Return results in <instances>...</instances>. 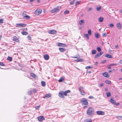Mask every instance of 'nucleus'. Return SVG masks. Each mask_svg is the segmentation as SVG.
Listing matches in <instances>:
<instances>
[{"mask_svg": "<svg viewBox=\"0 0 122 122\" xmlns=\"http://www.w3.org/2000/svg\"><path fill=\"white\" fill-rule=\"evenodd\" d=\"M27 38L29 40H31V37L29 36H28L27 37Z\"/></svg>", "mask_w": 122, "mask_h": 122, "instance_id": "5fc2aeb1", "label": "nucleus"}, {"mask_svg": "<svg viewBox=\"0 0 122 122\" xmlns=\"http://www.w3.org/2000/svg\"><path fill=\"white\" fill-rule=\"evenodd\" d=\"M95 37L96 38H98L100 36L99 35V34L97 33H95Z\"/></svg>", "mask_w": 122, "mask_h": 122, "instance_id": "5701e85b", "label": "nucleus"}, {"mask_svg": "<svg viewBox=\"0 0 122 122\" xmlns=\"http://www.w3.org/2000/svg\"><path fill=\"white\" fill-rule=\"evenodd\" d=\"M81 1H77L75 3V5L76 6L78 4H79L81 3Z\"/></svg>", "mask_w": 122, "mask_h": 122, "instance_id": "473e14b6", "label": "nucleus"}, {"mask_svg": "<svg viewBox=\"0 0 122 122\" xmlns=\"http://www.w3.org/2000/svg\"><path fill=\"white\" fill-rule=\"evenodd\" d=\"M107 97H110L111 96V93L110 92H108L107 93Z\"/></svg>", "mask_w": 122, "mask_h": 122, "instance_id": "e433bc0d", "label": "nucleus"}, {"mask_svg": "<svg viewBox=\"0 0 122 122\" xmlns=\"http://www.w3.org/2000/svg\"><path fill=\"white\" fill-rule=\"evenodd\" d=\"M105 56L109 58H112V56L111 55L108 54L105 55Z\"/></svg>", "mask_w": 122, "mask_h": 122, "instance_id": "a211bd4d", "label": "nucleus"}, {"mask_svg": "<svg viewBox=\"0 0 122 122\" xmlns=\"http://www.w3.org/2000/svg\"><path fill=\"white\" fill-rule=\"evenodd\" d=\"M37 119L40 121H41L45 120V119L43 116H39L38 117Z\"/></svg>", "mask_w": 122, "mask_h": 122, "instance_id": "1a4fd4ad", "label": "nucleus"}, {"mask_svg": "<svg viewBox=\"0 0 122 122\" xmlns=\"http://www.w3.org/2000/svg\"><path fill=\"white\" fill-rule=\"evenodd\" d=\"M3 19H0V23H3Z\"/></svg>", "mask_w": 122, "mask_h": 122, "instance_id": "603ef678", "label": "nucleus"}, {"mask_svg": "<svg viewBox=\"0 0 122 122\" xmlns=\"http://www.w3.org/2000/svg\"><path fill=\"white\" fill-rule=\"evenodd\" d=\"M117 26L118 29H121V28L122 25L120 23H118L117 25Z\"/></svg>", "mask_w": 122, "mask_h": 122, "instance_id": "dca6fc26", "label": "nucleus"}, {"mask_svg": "<svg viewBox=\"0 0 122 122\" xmlns=\"http://www.w3.org/2000/svg\"><path fill=\"white\" fill-rule=\"evenodd\" d=\"M44 57L46 60H48L49 58V56L47 55H45L44 56Z\"/></svg>", "mask_w": 122, "mask_h": 122, "instance_id": "2eb2a0df", "label": "nucleus"}, {"mask_svg": "<svg viewBox=\"0 0 122 122\" xmlns=\"http://www.w3.org/2000/svg\"><path fill=\"white\" fill-rule=\"evenodd\" d=\"M48 32L50 34H54L56 33V30H48Z\"/></svg>", "mask_w": 122, "mask_h": 122, "instance_id": "9d476101", "label": "nucleus"}, {"mask_svg": "<svg viewBox=\"0 0 122 122\" xmlns=\"http://www.w3.org/2000/svg\"><path fill=\"white\" fill-rule=\"evenodd\" d=\"M63 92L61 91L59 92L58 96L59 97L61 98H64V97L63 95Z\"/></svg>", "mask_w": 122, "mask_h": 122, "instance_id": "0eeeda50", "label": "nucleus"}, {"mask_svg": "<svg viewBox=\"0 0 122 122\" xmlns=\"http://www.w3.org/2000/svg\"><path fill=\"white\" fill-rule=\"evenodd\" d=\"M120 12H121V13H122V9L121 10H120Z\"/></svg>", "mask_w": 122, "mask_h": 122, "instance_id": "774afa93", "label": "nucleus"}, {"mask_svg": "<svg viewBox=\"0 0 122 122\" xmlns=\"http://www.w3.org/2000/svg\"><path fill=\"white\" fill-rule=\"evenodd\" d=\"M94 110L93 108L89 107L88 108L87 111L86 113L88 115L91 116L94 114Z\"/></svg>", "mask_w": 122, "mask_h": 122, "instance_id": "f257e3e1", "label": "nucleus"}, {"mask_svg": "<svg viewBox=\"0 0 122 122\" xmlns=\"http://www.w3.org/2000/svg\"><path fill=\"white\" fill-rule=\"evenodd\" d=\"M88 34L90 35H91L92 34V33L91 32V31L90 30H89L88 31Z\"/></svg>", "mask_w": 122, "mask_h": 122, "instance_id": "a18cd8bd", "label": "nucleus"}, {"mask_svg": "<svg viewBox=\"0 0 122 122\" xmlns=\"http://www.w3.org/2000/svg\"><path fill=\"white\" fill-rule=\"evenodd\" d=\"M7 59L9 61H11L12 59V58L8 56L7 58Z\"/></svg>", "mask_w": 122, "mask_h": 122, "instance_id": "4c0bfd02", "label": "nucleus"}, {"mask_svg": "<svg viewBox=\"0 0 122 122\" xmlns=\"http://www.w3.org/2000/svg\"><path fill=\"white\" fill-rule=\"evenodd\" d=\"M98 64V62H96L95 63V64H94V65H97V64Z\"/></svg>", "mask_w": 122, "mask_h": 122, "instance_id": "69168bd1", "label": "nucleus"}, {"mask_svg": "<svg viewBox=\"0 0 122 122\" xmlns=\"http://www.w3.org/2000/svg\"><path fill=\"white\" fill-rule=\"evenodd\" d=\"M76 61L77 62H80V61H84V59H79L76 60Z\"/></svg>", "mask_w": 122, "mask_h": 122, "instance_id": "412c9836", "label": "nucleus"}, {"mask_svg": "<svg viewBox=\"0 0 122 122\" xmlns=\"http://www.w3.org/2000/svg\"><path fill=\"white\" fill-rule=\"evenodd\" d=\"M105 83H106L107 84H110L111 83V81H109L108 80H105Z\"/></svg>", "mask_w": 122, "mask_h": 122, "instance_id": "f704fd0d", "label": "nucleus"}, {"mask_svg": "<svg viewBox=\"0 0 122 122\" xmlns=\"http://www.w3.org/2000/svg\"><path fill=\"white\" fill-rule=\"evenodd\" d=\"M64 79L63 77H61L60 79L58 80V81L59 82H61L64 80Z\"/></svg>", "mask_w": 122, "mask_h": 122, "instance_id": "393cba45", "label": "nucleus"}, {"mask_svg": "<svg viewBox=\"0 0 122 122\" xmlns=\"http://www.w3.org/2000/svg\"><path fill=\"white\" fill-rule=\"evenodd\" d=\"M120 63L122 64V60H121L120 61Z\"/></svg>", "mask_w": 122, "mask_h": 122, "instance_id": "680f3d73", "label": "nucleus"}, {"mask_svg": "<svg viewBox=\"0 0 122 122\" xmlns=\"http://www.w3.org/2000/svg\"><path fill=\"white\" fill-rule=\"evenodd\" d=\"M84 21L83 20H80L79 22V23L80 25H83L84 24Z\"/></svg>", "mask_w": 122, "mask_h": 122, "instance_id": "4468645a", "label": "nucleus"}, {"mask_svg": "<svg viewBox=\"0 0 122 122\" xmlns=\"http://www.w3.org/2000/svg\"><path fill=\"white\" fill-rule=\"evenodd\" d=\"M110 101L113 104H115L116 103L115 101L114 100L111 98L110 100Z\"/></svg>", "mask_w": 122, "mask_h": 122, "instance_id": "aec40b11", "label": "nucleus"}, {"mask_svg": "<svg viewBox=\"0 0 122 122\" xmlns=\"http://www.w3.org/2000/svg\"><path fill=\"white\" fill-rule=\"evenodd\" d=\"M64 45V44L62 43H59L57 44V46H63V45Z\"/></svg>", "mask_w": 122, "mask_h": 122, "instance_id": "c9c22d12", "label": "nucleus"}, {"mask_svg": "<svg viewBox=\"0 0 122 122\" xmlns=\"http://www.w3.org/2000/svg\"><path fill=\"white\" fill-rule=\"evenodd\" d=\"M84 89V88L83 87H80L79 88V90L81 94L82 95H85V93L84 91L83 90Z\"/></svg>", "mask_w": 122, "mask_h": 122, "instance_id": "f03ea898", "label": "nucleus"}, {"mask_svg": "<svg viewBox=\"0 0 122 122\" xmlns=\"http://www.w3.org/2000/svg\"><path fill=\"white\" fill-rule=\"evenodd\" d=\"M97 50L98 51L100 52L101 51V49L100 48V47H98L97 48Z\"/></svg>", "mask_w": 122, "mask_h": 122, "instance_id": "09e8293b", "label": "nucleus"}, {"mask_svg": "<svg viewBox=\"0 0 122 122\" xmlns=\"http://www.w3.org/2000/svg\"><path fill=\"white\" fill-rule=\"evenodd\" d=\"M32 91L31 90H30L27 93L28 95H30L32 93Z\"/></svg>", "mask_w": 122, "mask_h": 122, "instance_id": "79ce46f5", "label": "nucleus"}, {"mask_svg": "<svg viewBox=\"0 0 122 122\" xmlns=\"http://www.w3.org/2000/svg\"><path fill=\"white\" fill-rule=\"evenodd\" d=\"M102 75L104 76L107 78L109 77L110 76L108 74L107 72H104L102 74Z\"/></svg>", "mask_w": 122, "mask_h": 122, "instance_id": "ddd939ff", "label": "nucleus"}, {"mask_svg": "<svg viewBox=\"0 0 122 122\" xmlns=\"http://www.w3.org/2000/svg\"><path fill=\"white\" fill-rule=\"evenodd\" d=\"M102 35L103 37H106L107 36V34L106 33H103L102 34Z\"/></svg>", "mask_w": 122, "mask_h": 122, "instance_id": "c03bdc74", "label": "nucleus"}, {"mask_svg": "<svg viewBox=\"0 0 122 122\" xmlns=\"http://www.w3.org/2000/svg\"><path fill=\"white\" fill-rule=\"evenodd\" d=\"M92 68V67L90 66H88L86 67L85 68L86 69H90Z\"/></svg>", "mask_w": 122, "mask_h": 122, "instance_id": "37998d69", "label": "nucleus"}, {"mask_svg": "<svg viewBox=\"0 0 122 122\" xmlns=\"http://www.w3.org/2000/svg\"><path fill=\"white\" fill-rule=\"evenodd\" d=\"M116 106H118L119 105V103H117L115 104Z\"/></svg>", "mask_w": 122, "mask_h": 122, "instance_id": "052dcab7", "label": "nucleus"}, {"mask_svg": "<svg viewBox=\"0 0 122 122\" xmlns=\"http://www.w3.org/2000/svg\"><path fill=\"white\" fill-rule=\"evenodd\" d=\"M84 36L86 37L87 39L88 40L89 39V36L88 34H85Z\"/></svg>", "mask_w": 122, "mask_h": 122, "instance_id": "72a5a7b5", "label": "nucleus"}, {"mask_svg": "<svg viewBox=\"0 0 122 122\" xmlns=\"http://www.w3.org/2000/svg\"><path fill=\"white\" fill-rule=\"evenodd\" d=\"M13 40L16 42H17L18 41V38L16 36H14L13 37Z\"/></svg>", "mask_w": 122, "mask_h": 122, "instance_id": "4be33fe9", "label": "nucleus"}, {"mask_svg": "<svg viewBox=\"0 0 122 122\" xmlns=\"http://www.w3.org/2000/svg\"><path fill=\"white\" fill-rule=\"evenodd\" d=\"M82 103L84 105H86L88 104V102L87 99L85 98H83L81 100Z\"/></svg>", "mask_w": 122, "mask_h": 122, "instance_id": "7ed1b4c3", "label": "nucleus"}, {"mask_svg": "<svg viewBox=\"0 0 122 122\" xmlns=\"http://www.w3.org/2000/svg\"><path fill=\"white\" fill-rule=\"evenodd\" d=\"M74 0H73L71 2H70L71 5H72L74 4Z\"/></svg>", "mask_w": 122, "mask_h": 122, "instance_id": "de8ad7c7", "label": "nucleus"}, {"mask_svg": "<svg viewBox=\"0 0 122 122\" xmlns=\"http://www.w3.org/2000/svg\"><path fill=\"white\" fill-rule=\"evenodd\" d=\"M30 75L32 77L34 78H36V76L33 73H31Z\"/></svg>", "mask_w": 122, "mask_h": 122, "instance_id": "b1692460", "label": "nucleus"}, {"mask_svg": "<svg viewBox=\"0 0 122 122\" xmlns=\"http://www.w3.org/2000/svg\"><path fill=\"white\" fill-rule=\"evenodd\" d=\"M26 25V24L23 23L16 24V26L17 27L20 28L24 27Z\"/></svg>", "mask_w": 122, "mask_h": 122, "instance_id": "20e7f679", "label": "nucleus"}, {"mask_svg": "<svg viewBox=\"0 0 122 122\" xmlns=\"http://www.w3.org/2000/svg\"><path fill=\"white\" fill-rule=\"evenodd\" d=\"M0 66H5V65L3 62H0Z\"/></svg>", "mask_w": 122, "mask_h": 122, "instance_id": "8fccbe9b", "label": "nucleus"}, {"mask_svg": "<svg viewBox=\"0 0 122 122\" xmlns=\"http://www.w3.org/2000/svg\"><path fill=\"white\" fill-rule=\"evenodd\" d=\"M23 16L24 17L26 18V19H28L30 18L29 17L28 15H23Z\"/></svg>", "mask_w": 122, "mask_h": 122, "instance_id": "58836bf2", "label": "nucleus"}, {"mask_svg": "<svg viewBox=\"0 0 122 122\" xmlns=\"http://www.w3.org/2000/svg\"><path fill=\"white\" fill-rule=\"evenodd\" d=\"M119 120L122 119V116H117L116 117Z\"/></svg>", "mask_w": 122, "mask_h": 122, "instance_id": "7c9ffc66", "label": "nucleus"}, {"mask_svg": "<svg viewBox=\"0 0 122 122\" xmlns=\"http://www.w3.org/2000/svg\"><path fill=\"white\" fill-rule=\"evenodd\" d=\"M41 86H45L46 85V83L44 81H41Z\"/></svg>", "mask_w": 122, "mask_h": 122, "instance_id": "bb28decb", "label": "nucleus"}, {"mask_svg": "<svg viewBox=\"0 0 122 122\" xmlns=\"http://www.w3.org/2000/svg\"><path fill=\"white\" fill-rule=\"evenodd\" d=\"M96 113L97 114L99 115H104V112L102 111H98L96 112Z\"/></svg>", "mask_w": 122, "mask_h": 122, "instance_id": "9b49d317", "label": "nucleus"}, {"mask_svg": "<svg viewBox=\"0 0 122 122\" xmlns=\"http://www.w3.org/2000/svg\"><path fill=\"white\" fill-rule=\"evenodd\" d=\"M112 71L111 70H109V71H108V72L109 73H110V72H112Z\"/></svg>", "mask_w": 122, "mask_h": 122, "instance_id": "338daca9", "label": "nucleus"}, {"mask_svg": "<svg viewBox=\"0 0 122 122\" xmlns=\"http://www.w3.org/2000/svg\"><path fill=\"white\" fill-rule=\"evenodd\" d=\"M51 96V95L50 94H46L43 97L47 99L49 98Z\"/></svg>", "mask_w": 122, "mask_h": 122, "instance_id": "f8f14e48", "label": "nucleus"}, {"mask_svg": "<svg viewBox=\"0 0 122 122\" xmlns=\"http://www.w3.org/2000/svg\"><path fill=\"white\" fill-rule=\"evenodd\" d=\"M111 66H109V65L108 67V69H110L111 68Z\"/></svg>", "mask_w": 122, "mask_h": 122, "instance_id": "bf43d9fd", "label": "nucleus"}, {"mask_svg": "<svg viewBox=\"0 0 122 122\" xmlns=\"http://www.w3.org/2000/svg\"><path fill=\"white\" fill-rule=\"evenodd\" d=\"M97 53V51L96 50H92V54H94Z\"/></svg>", "mask_w": 122, "mask_h": 122, "instance_id": "a878e982", "label": "nucleus"}, {"mask_svg": "<svg viewBox=\"0 0 122 122\" xmlns=\"http://www.w3.org/2000/svg\"><path fill=\"white\" fill-rule=\"evenodd\" d=\"M103 18L102 17H100L99 18V22H102L103 21Z\"/></svg>", "mask_w": 122, "mask_h": 122, "instance_id": "cd10ccee", "label": "nucleus"}, {"mask_svg": "<svg viewBox=\"0 0 122 122\" xmlns=\"http://www.w3.org/2000/svg\"><path fill=\"white\" fill-rule=\"evenodd\" d=\"M115 47L117 49H118L119 48V47L117 45L115 46Z\"/></svg>", "mask_w": 122, "mask_h": 122, "instance_id": "4d7b16f0", "label": "nucleus"}, {"mask_svg": "<svg viewBox=\"0 0 122 122\" xmlns=\"http://www.w3.org/2000/svg\"><path fill=\"white\" fill-rule=\"evenodd\" d=\"M109 26L110 27H112L114 26V25L112 23L110 24H109Z\"/></svg>", "mask_w": 122, "mask_h": 122, "instance_id": "3c124183", "label": "nucleus"}, {"mask_svg": "<svg viewBox=\"0 0 122 122\" xmlns=\"http://www.w3.org/2000/svg\"><path fill=\"white\" fill-rule=\"evenodd\" d=\"M34 0H30V2H32L34 1Z\"/></svg>", "mask_w": 122, "mask_h": 122, "instance_id": "0e129e2a", "label": "nucleus"}, {"mask_svg": "<svg viewBox=\"0 0 122 122\" xmlns=\"http://www.w3.org/2000/svg\"><path fill=\"white\" fill-rule=\"evenodd\" d=\"M117 65V64H111L109 65V66H116Z\"/></svg>", "mask_w": 122, "mask_h": 122, "instance_id": "a19ab883", "label": "nucleus"}, {"mask_svg": "<svg viewBox=\"0 0 122 122\" xmlns=\"http://www.w3.org/2000/svg\"><path fill=\"white\" fill-rule=\"evenodd\" d=\"M59 8V7H58L55 8L53 9L51 11V12L52 13H54L56 12H57L58 11L60 10Z\"/></svg>", "mask_w": 122, "mask_h": 122, "instance_id": "423d86ee", "label": "nucleus"}, {"mask_svg": "<svg viewBox=\"0 0 122 122\" xmlns=\"http://www.w3.org/2000/svg\"><path fill=\"white\" fill-rule=\"evenodd\" d=\"M72 57L78 59L80 57V56L79 55H76L74 56V57Z\"/></svg>", "mask_w": 122, "mask_h": 122, "instance_id": "2f4dec72", "label": "nucleus"}, {"mask_svg": "<svg viewBox=\"0 0 122 122\" xmlns=\"http://www.w3.org/2000/svg\"><path fill=\"white\" fill-rule=\"evenodd\" d=\"M101 6H99L96 8V10L97 11H99L100 9H101Z\"/></svg>", "mask_w": 122, "mask_h": 122, "instance_id": "c85d7f7f", "label": "nucleus"}, {"mask_svg": "<svg viewBox=\"0 0 122 122\" xmlns=\"http://www.w3.org/2000/svg\"><path fill=\"white\" fill-rule=\"evenodd\" d=\"M60 51L61 52H64L66 50V49L63 48H59Z\"/></svg>", "mask_w": 122, "mask_h": 122, "instance_id": "f3484780", "label": "nucleus"}, {"mask_svg": "<svg viewBox=\"0 0 122 122\" xmlns=\"http://www.w3.org/2000/svg\"><path fill=\"white\" fill-rule=\"evenodd\" d=\"M69 13V11H68L66 10L64 12V13L65 14H67Z\"/></svg>", "mask_w": 122, "mask_h": 122, "instance_id": "49530a36", "label": "nucleus"}, {"mask_svg": "<svg viewBox=\"0 0 122 122\" xmlns=\"http://www.w3.org/2000/svg\"><path fill=\"white\" fill-rule=\"evenodd\" d=\"M103 85H104V84H100V86H102Z\"/></svg>", "mask_w": 122, "mask_h": 122, "instance_id": "13d9d810", "label": "nucleus"}, {"mask_svg": "<svg viewBox=\"0 0 122 122\" xmlns=\"http://www.w3.org/2000/svg\"><path fill=\"white\" fill-rule=\"evenodd\" d=\"M21 33L23 35H26L28 34V33L27 32L25 31L22 32Z\"/></svg>", "mask_w": 122, "mask_h": 122, "instance_id": "c756f323", "label": "nucleus"}, {"mask_svg": "<svg viewBox=\"0 0 122 122\" xmlns=\"http://www.w3.org/2000/svg\"><path fill=\"white\" fill-rule=\"evenodd\" d=\"M103 53L102 52H101L100 53H98L95 56V58L96 59L97 58L100 57Z\"/></svg>", "mask_w": 122, "mask_h": 122, "instance_id": "6e6552de", "label": "nucleus"}, {"mask_svg": "<svg viewBox=\"0 0 122 122\" xmlns=\"http://www.w3.org/2000/svg\"><path fill=\"white\" fill-rule=\"evenodd\" d=\"M88 98L90 99H93L94 97L92 96H90L88 97Z\"/></svg>", "mask_w": 122, "mask_h": 122, "instance_id": "6e6d98bb", "label": "nucleus"}, {"mask_svg": "<svg viewBox=\"0 0 122 122\" xmlns=\"http://www.w3.org/2000/svg\"><path fill=\"white\" fill-rule=\"evenodd\" d=\"M92 9V7H89L87 9V11L88 12H89L91 11Z\"/></svg>", "mask_w": 122, "mask_h": 122, "instance_id": "ea45409f", "label": "nucleus"}, {"mask_svg": "<svg viewBox=\"0 0 122 122\" xmlns=\"http://www.w3.org/2000/svg\"><path fill=\"white\" fill-rule=\"evenodd\" d=\"M40 106H37L35 107V108L37 109H38L39 108H40Z\"/></svg>", "mask_w": 122, "mask_h": 122, "instance_id": "864d4df0", "label": "nucleus"}, {"mask_svg": "<svg viewBox=\"0 0 122 122\" xmlns=\"http://www.w3.org/2000/svg\"><path fill=\"white\" fill-rule=\"evenodd\" d=\"M108 90V89L107 88H105V91H107Z\"/></svg>", "mask_w": 122, "mask_h": 122, "instance_id": "e2e57ef3", "label": "nucleus"}, {"mask_svg": "<svg viewBox=\"0 0 122 122\" xmlns=\"http://www.w3.org/2000/svg\"><path fill=\"white\" fill-rule=\"evenodd\" d=\"M41 11H42L41 9H37L35 11V14L36 15H38L41 14Z\"/></svg>", "mask_w": 122, "mask_h": 122, "instance_id": "39448f33", "label": "nucleus"}, {"mask_svg": "<svg viewBox=\"0 0 122 122\" xmlns=\"http://www.w3.org/2000/svg\"><path fill=\"white\" fill-rule=\"evenodd\" d=\"M70 90L66 91L65 92H63V94L65 96H66L67 95V94L68 93H70Z\"/></svg>", "mask_w": 122, "mask_h": 122, "instance_id": "6ab92c4d", "label": "nucleus"}]
</instances>
